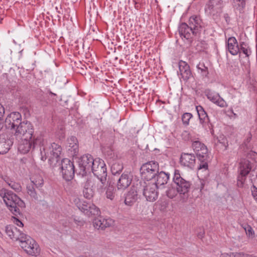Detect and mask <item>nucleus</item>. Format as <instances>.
Masks as SVG:
<instances>
[{
    "mask_svg": "<svg viewBox=\"0 0 257 257\" xmlns=\"http://www.w3.org/2000/svg\"><path fill=\"white\" fill-rule=\"evenodd\" d=\"M7 128L14 131V136H30L32 132L33 124L31 122L22 121L21 114L18 112H13L9 114L5 121Z\"/></svg>",
    "mask_w": 257,
    "mask_h": 257,
    "instance_id": "obj_1",
    "label": "nucleus"
},
{
    "mask_svg": "<svg viewBox=\"0 0 257 257\" xmlns=\"http://www.w3.org/2000/svg\"><path fill=\"white\" fill-rule=\"evenodd\" d=\"M32 132L30 133V136H26L23 135L15 136L16 138L21 139L18 146V150L21 154H25L28 153L32 148L34 149L37 146H39L40 147L41 160L45 161L46 160L47 157L46 154L47 148L44 146L43 139L41 137H36L34 135V127H32Z\"/></svg>",
    "mask_w": 257,
    "mask_h": 257,
    "instance_id": "obj_2",
    "label": "nucleus"
},
{
    "mask_svg": "<svg viewBox=\"0 0 257 257\" xmlns=\"http://www.w3.org/2000/svg\"><path fill=\"white\" fill-rule=\"evenodd\" d=\"M189 26L185 23H182L179 27V33L181 37L186 39L191 38V35L199 36L202 30L201 20L197 16H192L189 19Z\"/></svg>",
    "mask_w": 257,
    "mask_h": 257,
    "instance_id": "obj_3",
    "label": "nucleus"
},
{
    "mask_svg": "<svg viewBox=\"0 0 257 257\" xmlns=\"http://www.w3.org/2000/svg\"><path fill=\"white\" fill-rule=\"evenodd\" d=\"M0 196L12 213L16 216L21 214L20 208L25 207V202L12 191L5 189L0 192Z\"/></svg>",
    "mask_w": 257,
    "mask_h": 257,
    "instance_id": "obj_4",
    "label": "nucleus"
},
{
    "mask_svg": "<svg viewBox=\"0 0 257 257\" xmlns=\"http://www.w3.org/2000/svg\"><path fill=\"white\" fill-rule=\"evenodd\" d=\"M192 148L198 160L200 162L198 169V173L202 169L205 171H208V163L209 161V157L207 147L199 141H195L192 143Z\"/></svg>",
    "mask_w": 257,
    "mask_h": 257,
    "instance_id": "obj_5",
    "label": "nucleus"
},
{
    "mask_svg": "<svg viewBox=\"0 0 257 257\" xmlns=\"http://www.w3.org/2000/svg\"><path fill=\"white\" fill-rule=\"evenodd\" d=\"M21 246L28 254L37 256L40 252V248L36 241L30 236L23 233H20Z\"/></svg>",
    "mask_w": 257,
    "mask_h": 257,
    "instance_id": "obj_6",
    "label": "nucleus"
},
{
    "mask_svg": "<svg viewBox=\"0 0 257 257\" xmlns=\"http://www.w3.org/2000/svg\"><path fill=\"white\" fill-rule=\"evenodd\" d=\"M93 162V164L92 166L91 172L93 173L102 184H106L107 173L104 161L99 158H96Z\"/></svg>",
    "mask_w": 257,
    "mask_h": 257,
    "instance_id": "obj_7",
    "label": "nucleus"
},
{
    "mask_svg": "<svg viewBox=\"0 0 257 257\" xmlns=\"http://www.w3.org/2000/svg\"><path fill=\"white\" fill-rule=\"evenodd\" d=\"M159 164L155 161H150L142 165L141 172L142 177L147 181L155 178L159 172Z\"/></svg>",
    "mask_w": 257,
    "mask_h": 257,
    "instance_id": "obj_8",
    "label": "nucleus"
},
{
    "mask_svg": "<svg viewBox=\"0 0 257 257\" xmlns=\"http://www.w3.org/2000/svg\"><path fill=\"white\" fill-rule=\"evenodd\" d=\"M61 173L62 177L67 181L72 180L75 172L73 162L69 159H63L61 161Z\"/></svg>",
    "mask_w": 257,
    "mask_h": 257,
    "instance_id": "obj_9",
    "label": "nucleus"
},
{
    "mask_svg": "<svg viewBox=\"0 0 257 257\" xmlns=\"http://www.w3.org/2000/svg\"><path fill=\"white\" fill-rule=\"evenodd\" d=\"M158 187L154 183H146L142 182V189L140 192H142L143 195L148 201L153 202L158 198V192L157 189Z\"/></svg>",
    "mask_w": 257,
    "mask_h": 257,
    "instance_id": "obj_10",
    "label": "nucleus"
},
{
    "mask_svg": "<svg viewBox=\"0 0 257 257\" xmlns=\"http://www.w3.org/2000/svg\"><path fill=\"white\" fill-rule=\"evenodd\" d=\"M173 182L176 185V188L180 194L185 195L189 191L191 183L181 177L180 171L178 170H175Z\"/></svg>",
    "mask_w": 257,
    "mask_h": 257,
    "instance_id": "obj_11",
    "label": "nucleus"
},
{
    "mask_svg": "<svg viewBox=\"0 0 257 257\" xmlns=\"http://www.w3.org/2000/svg\"><path fill=\"white\" fill-rule=\"evenodd\" d=\"M140 189H142V181L139 180L134 181L125 198L124 203L126 205L132 206L137 201L139 198Z\"/></svg>",
    "mask_w": 257,
    "mask_h": 257,
    "instance_id": "obj_12",
    "label": "nucleus"
},
{
    "mask_svg": "<svg viewBox=\"0 0 257 257\" xmlns=\"http://www.w3.org/2000/svg\"><path fill=\"white\" fill-rule=\"evenodd\" d=\"M251 170V163L247 159H241L239 167V175L238 176L237 183L238 187H243L246 177Z\"/></svg>",
    "mask_w": 257,
    "mask_h": 257,
    "instance_id": "obj_13",
    "label": "nucleus"
},
{
    "mask_svg": "<svg viewBox=\"0 0 257 257\" xmlns=\"http://www.w3.org/2000/svg\"><path fill=\"white\" fill-rule=\"evenodd\" d=\"M94 160L89 154L84 155L81 157L78 162L80 169L79 174L83 177L86 176L87 173H90Z\"/></svg>",
    "mask_w": 257,
    "mask_h": 257,
    "instance_id": "obj_14",
    "label": "nucleus"
},
{
    "mask_svg": "<svg viewBox=\"0 0 257 257\" xmlns=\"http://www.w3.org/2000/svg\"><path fill=\"white\" fill-rule=\"evenodd\" d=\"M222 0H209L205 7V13L209 15L215 16L222 11Z\"/></svg>",
    "mask_w": 257,
    "mask_h": 257,
    "instance_id": "obj_15",
    "label": "nucleus"
},
{
    "mask_svg": "<svg viewBox=\"0 0 257 257\" xmlns=\"http://www.w3.org/2000/svg\"><path fill=\"white\" fill-rule=\"evenodd\" d=\"M196 109L197 111L200 123L206 130H211L212 128V124L210 122L208 116L203 107L201 105L196 106Z\"/></svg>",
    "mask_w": 257,
    "mask_h": 257,
    "instance_id": "obj_16",
    "label": "nucleus"
},
{
    "mask_svg": "<svg viewBox=\"0 0 257 257\" xmlns=\"http://www.w3.org/2000/svg\"><path fill=\"white\" fill-rule=\"evenodd\" d=\"M13 141L6 134L0 135V154H6L10 149Z\"/></svg>",
    "mask_w": 257,
    "mask_h": 257,
    "instance_id": "obj_17",
    "label": "nucleus"
},
{
    "mask_svg": "<svg viewBox=\"0 0 257 257\" xmlns=\"http://www.w3.org/2000/svg\"><path fill=\"white\" fill-rule=\"evenodd\" d=\"M180 163L182 166L193 169L195 164V157L193 154L182 153Z\"/></svg>",
    "mask_w": 257,
    "mask_h": 257,
    "instance_id": "obj_18",
    "label": "nucleus"
},
{
    "mask_svg": "<svg viewBox=\"0 0 257 257\" xmlns=\"http://www.w3.org/2000/svg\"><path fill=\"white\" fill-rule=\"evenodd\" d=\"M132 178L131 175L127 173H123L117 182V188L118 190H124L131 184Z\"/></svg>",
    "mask_w": 257,
    "mask_h": 257,
    "instance_id": "obj_19",
    "label": "nucleus"
},
{
    "mask_svg": "<svg viewBox=\"0 0 257 257\" xmlns=\"http://www.w3.org/2000/svg\"><path fill=\"white\" fill-rule=\"evenodd\" d=\"M179 73L184 81H187L192 76L189 65L185 61H180L179 62Z\"/></svg>",
    "mask_w": 257,
    "mask_h": 257,
    "instance_id": "obj_20",
    "label": "nucleus"
},
{
    "mask_svg": "<svg viewBox=\"0 0 257 257\" xmlns=\"http://www.w3.org/2000/svg\"><path fill=\"white\" fill-rule=\"evenodd\" d=\"M84 185L94 190L97 189L99 191H102L106 184H102L98 180H96L91 177H88L85 182Z\"/></svg>",
    "mask_w": 257,
    "mask_h": 257,
    "instance_id": "obj_21",
    "label": "nucleus"
},
{
    "mask_svg": "<svg viewBox=\"0 0 257 257\" xmlns=\"http://www.w3.org/2000/svg\"><path fill=\"white\" fill-rule=\"evenodd\" d=\"M67 147L72 156L77 155L78 152V142L75 137L71 136L67 139Z\"/></svg>",
    "mask_w": 257,
    "mask_h": 257,
    "instance_id": "obj_22",
    "label": "nucleus"
},
{
    "mask_svg": "<svg viewBox=\"0 0 257 257\" xmlns=\"http://www.w3.org/2000/svg\"><path fill=\"white\" fill-rule=\"evenodd\" d=\"M227 48L229 53L232 55H236L239 52V45L235 37H231L227 41Z\"/></svg>",
    "mask_w": 257,
    "mask_h": 257,
    "instance_id": "obj_23",
    "label": "nucleus"
},
{
    "mask_svg": "<svg viewBox=\"0 0 257 257\" xmlns=\"http://www.w3.org/2000/svg\"><path fill=\"white\" fill-rule=\"evenodd\" d=\"M206 96L208 99L220 107H224L226 105L225 101L220 97L218 94L209 91L207 92Z\"/></svg>",
    "mask_w": 257,
    "mask_h": 257,
    "instance_id": "obj_24",
    "label": "nucleus"
},
{
    "mask_svg": "<svg viewBox=\"0 0 257 257\" xmlns=\"http://www.w3.org/2000/svg\"><path fill=\"white\" fill-rule=\"evenodd\" d=\"M94 227L97 229L103 230L105 228L110 226V224L108 220L103 218L102 217L95 218L93 221Z\"/></svg>",
    "mask_w": 257,
    "mask_h": 257,
    "instance_id": "obj_25",
    "label": "nucleus"
},
{
    "mask_svg": "<svg viewBox=\"0 0 257 257\" xmlns=\"http://www.w3.org/2000/svg\"><path fill=\"white\" fill-rule=\"evenodd\" d=\"M156 181L154 183L157 185V186H163L167 184L169 179V174L166 173L163 171L158 172V173L156 176Z\"/></svg>",
    "mask_w": 257,
    "mask_h": 257,
    "instance_id": "obj_26",
    "label": "nucleus"
},
{
    "mask_svg": "<svg viewBox=\"0 0 257 257\" xmlns=\"http://www.w3.org/2000/svg\"><path fill=\"white\" fill-rule=\"evenodd\" d=\"M6 232L9 236L13 239L18 240L20 239V232L15 226L7 225L6 226Z\"/></svg>",
    "mask_w": 257,
    "mask_h": 257,
    "instance_id": "obj_27",
    "label": "nucleus"
},
{
    "mask_svg": "<svg viewBox=\"0 0 257 257\" xmlns=\"http://www.w3.org/2000/svg\"><path fill=\"white\" fill-rule=\"evenodd\" d=\"M250 140V137L248 138L244 141V143L242 145L241 149L243 148V150H244L245 149L246 150V151H244V153H246V154H245V155H246L247 157L251 159H254V156L256 155L257 154L255 152L252 151L250 150L251 146L248 144Z\"/></svg>",
    "mask_w": 257,
    "mask_h": 257,
    "instance_id": "obj_28",
    "label": "nucleus"
},
{
    "mask_svg": "<svg viewBox=\"0 0 257 257\" xmlns=\"http://www.w3.org/2000/svg\"><path fill=\"white\" fill-rule=\"evenodd\" d=\"M50 149V152L49 156H55L60 157L62 151V148L60 146L54 143L51 145Z\"/></svg>",
    "mask_w": 257,
    "mask_h": 257,
    "instance_id": "obj_29",
    "label": "nucleus"
},
{
    "mask_svg": "<svg viewBox=\"0 0 257 257\" xmlns=\"http://www.w3.org/2000/svg\"><path fill=\"white\" fill-rule=\"evenodd\" d=\"M239 53H243L246 57H249L251 53L250 48L248 44L245 42H241L239 45Z\"/></svg>",
    "mask_w": 257,
    "mask_h": 257,
    "instance_id": "obj_30",
    "label": "nucleus"
},
{
    "mask_svg": "<svg viewBox=\"0 0 257 257\" xmlns=\"http://www.w3.org/2000/svg\"><path fill=\"white\" fill-rule=\"evenodd\" d=\"M102 152L105 155L112 157L113 155L112 140L110 143L105 144V146L102 148Z\"/></svg>",
    "mask_w": 257,
    "mask_h": 257,
    "instance_id": "obj_31",
    "label": "nucleus"
},
{
    "mask_svg": "<svg viewBox=\"0 0 257 257\" xmlns=\"http://www.w3.org/2000/svg\"><path fill=\"white\" fill-rule=\"evenodd\" d=\"M217 146L223 151L227 149L228 147V142L225 136L222 135L218 137Z\"/></svg>",
    "mask_w": 257,
    "mask_h": 257,
    "instance_id": "obj_32",
    "label": "nucleus"
},
{
    "mask_svg": "<svg viewBox=\"0 0 257 257\" xmlns=\"http://www.w3.org/2000/svg\"><path fill=\"white\" fill-rule=\"evenodd\" d=\"M123 167L122 164L120 162L113 163L111 166V172L113 175H116L120 174L122 170Z\"/></svg>",
    "mask_w": 257,
    "mask_h": 257,
    "instance_id": "obj_33",
    "label": "nucleus"
},
{
    "mask_svg": "<svg viewBox=\"0 0 257 257\" xmlns=\"http://www.w3.org/2000/svg\"><path fill=\"white\" fill-rule=\"evenodd\" d=\"M100 213V211L99 209L94 204L91 203L90 205V208L88 209V211H86V215H87V216H95L99 215Z\"/></svg>",
    "mask_w": 257,
    "mask_h": 257,
    "instance_id": "obj_34",
    "label": "nucleus"
},
{
    "mask_svg": "<svg viewBox=\"0 0 257 257\" xmlns=\"http://www.w3.org/2000/svg\"><path fill=\"white\" fill-rule=\"evenodd\" d=\"M46 158L49 157V164L50 166L52 168L56 166V165L60 162V157L58 156H49V155L48 152H46Z\"/></svg>",
    "mask_w": 257,
    "mask_h": 257,
    "instance_id": "obj_35",
    "label": "nucleus"
},
{
    "mask_svg": "<svg viewBox=\"0 0 257 257\" xmlns=\"http://www.w3.org/2000/svg\"><path fill=\"white\" fill-rule=\"evenodd\" d=\"M94 190H95L86 187L84 185V189L83 190L84 197L87 199H90L94 195Z\"/></svg>",
    "mask_w": 257,
    "mask_h": 257,
    "instance_id": "obj_36",
    "label": "nucleus"
},
{
    "mask_svg": "<svg viewBox=\"0 0 257 257\" xmlns=\"http://www.w3.org/2000/svg\"><path fill=\"white\" fill-rule=\"evenodd\" d=\"M115 196V190L114 187L109 183L106 191V196L107 198L113 200Z\"/></svg>",
    "mask_w": 257,
    "mask_h": 257,
    "instance_id": "obj_37",
    "label": "nucleus"
},
{
    "mask_svg": "<svg viewBox=\"0 0 257 257\" xmlns=\"http://www.w3.org/2000/svg\"><path fill=\"white\" fill-rule=\"evenodd\" d=\"M27 193L32 198L35 199H38V196L37 192L35 190V187H34V184H28L27 186Z\"/></svg>",
    "mask_w": 257,
    "mask_h": 257,
    "instance_id": "obj_38",
    "label": "nucleus"
},
{
    "mask_svg": "<svg viewBox=\"0 0 257 257\" xmlns=\"http://www.w3.org/2000/svg\"><path fill=\"white\" fill-rule=\"evenodd\" d=\"M233 7L239 11H242L245 7V0H233Z\"/></svg>",
    "mask_w": 257,
    "mask_h": 257,
    "instance_id": "obj_39",
    "label": "nucleus"
},
{
    "mask_svg": "<svg viewBox=\"0 0 257 257\" xmlns=\"http://www.w3.org/2000/svg\"><path fill=\"white\" fill-rule=\"evenodd\" d=\"M166 195L170 198H173L179 193L177 188L170 187L166 192Z\"/></svg>",
    "mask_w": 257,
    "mask_h": 257,
    "instance_id": "obj_40",
    "label": "nucleus"
},
{
    "mask_svg": "<svg viewBox=\"0 0 257 257\" xmlns=\"http://www.w3.org/2000/svg\"><path fill=\"white\" fill-rule=\"evenodd\" d=\"M192 117L193 115L191 113H184L182 116L183 123L185 125H188L189 123V120L190 118H191Z\"/></svg>",
    "mask_w": 257,
    "mask_h": 257,
    "instance_id": "obj_41",
    "label": "nucleus"
},
{
    "mask_svg": "<svg viewBox=\"0 0 257 257\" xmlns=\"http://www.w3.org/2000/svg\"><path fill=\"white\" fill-rule=\"evenodd\" d=\"M9 186L17 192H19L22 190V187L20 183L14 182L12 180L9 182Z\"/></svg>",
    "mask_w": 257,
    "mask_h": 257,
    "instance_id": "obj_42",
    "label": "nucleus"
},
{
    "mask_svg": "<svg viewBox=\"0 0 257 257\" xmlns=\"http://www.w3.org/2000/svg\"><path fill=\"white\" fill-rule=\"evenodd\" d=\"M91 204V203H88L87 202L84 201L81 205H80L78 208L81 211L83 212L84 213L86 214V211H87L88 209L90 208V205Z\"/></svg>",
    "mask_w": 257,
    "mask_h": 257,
    "instance_id": "obj_43",
    "label": "nucleus"
},
{
    "mask_svg": "<svg viewBox=\"0 0 257 257\" xmlns=\"http://www.w3.org/2000/svg\"><path fill=\"white\" fill-rule=\"evenodd\" d=\"M197 68L201 70L203 75L207 76L208 74V68L204 64L199 63L197 66Z\"/></svg>",
    "mask_w": 257,
    "mask_h": 257,
    "instance_id": "obj_44",
    "label": "nucleus"
},
{
    "mask_svg": "<svg viewBox=\"0 0 257 257\" xmlns=\"http://www.w3.org/2000/svg\"><path fill=\"white\" fill-rule=\"evenodd\" d=\"M30 184H34V187L36 188L41 187L43 184V180L42 179H39V180H32Z\"/></svg>",
    "mask_w": 257,
    "mask_h": 257,
    "instance_id": "obj_45",
    "label": "nucleus"
},
{
    "mask_svg": "<svg viewBox=\"0 0 257 257\" xmlns=\"http://www.w3.org/2000/svg\"><path fill=\"white\" fill-rule=\"evenodd\" d=\"M246 234L248 236H252L253 234V231L250 226L247 225L244 228Z\"/></svg>",
    "mask_w": 257,
    "mask_h": 257,
    "instance_id": "obj_46",
    "label": "nucleus"
},
{
    "mask_svg": "<svg viewBox=\"0 0 257 257\" xmlns=\"http://www.w3.org/2000/svg\"><path fill=\"white\" fill-rule=\"evenodd\" d=\"M14 222L18 226L22 227L23 226V223L17 217H13Z\"/></svg>",
    "mask_w": 257,
    "mask_h": 257,
    "instance_id": "obj_47",
    "label": "nucleus"
},
{
    "mask_svg": "<svg viewBox=\"0 0 257 257\" xmlns=\"http://www.w3.org/2000/svg\"><path fill=\"white\" fill-rule=\"evenodd\" d=\"M247 254L244 253L242 252H233V257H247Z\"/></svg>",
    "mask_w": 257,
    "mask_h": 257,
    "instance_id": "obj_48",
    "label": "nucleus"
},
{
    "mask_svg": "<svg viewBox=\"0 0 257 257\" xmlns=\"http://www.w3.org/2000/svg\"><path fill=\"white\" fill-rule=\"evenodd\" d=\"M5 112L4 106L0 103V119H3Z\"/></svg>",
    "mask_w": 257,
    "mask_h": 257,
    "instance_id": "obj_49",
    "label": "nucleus"
},
{
    "mask_svg": "<svg viewBox=\"0 0 257 257\" xmlns=\"http://www.w3.org/2000/svg\"><path fill=\"white\" fill-rule=\"evenodd\" d=\"M220 257H233V252L222 253L221 254Z\"/></svg>",
    "mask_w": 257,
    "mask_h": 257,
    "instance_id": "obj_50",
    "label": "nucleus"
},
{
    "mask_svg": "<svg viewBox=\"0 0 257 257\" xmlns=\"http://www.w3.org/2000/svg\"><path fill=\"white\" fill-rule=\"evenodd\" d=\"M250 175L252 177L255 176L257 178V166L251 171Z\"/></svg>",
    "mask_w": 257,
    "mask_h": 257,
    "instance_id": "obj_51",
    "label": "nucleus"
},
{
    "mask_svg": "<svg viewBox=\"0 0 257 257\" xmlns=\"http://www.w3.org/2000/svg\"><path fill=\"white\" fill-rule=\"evenodd\" d=\"M198 43H199L201 45V48H203V49H205L206 46H207V43L206 42V41H204V40H201V41H198ZM199 45V43L197 44V46H198Z\"/></svg>",
    "mask_w": 257,
    "mask_h": 257,
    "instance_id": "obj_52",
    "label": "nucleus"
},
{
    "mask_svg": "<svg viewBox=\"0 0 257 257\" xmlns=\"http://www.w3.org/2000/svg\"><path fill=\"white\" fill-rule=\"evenodd\" d=\"M1 178L3 179L8 185L10 182H11V180L10 178L7 176L1 175Z\"/></svg>",
    "mask_w": 257,
    "mask_h": 257,
    "instance_id": "obj_53",
    "label": "nucleus"
},
{
    "mask_svg": "<svg viewBox=\"0 0 257 257\" xmlns=\"http://www.w3.org/2000/svg\"><path fill=\"white\" fill-rule=\"evenodd\" d=\"M223 17H224L226 22L227 24H229V23L230 22V17L229 16V15L227 13H225L224 14Z\"/></svg>",
    "mask_w": 257,
    "mask_h": 257,
    "instance_id": "obj_54",
    "label": "nucleus"
},
{
    "mask_svg": "<svg viewBox=\"0 0 257 257\" xmlns=\"http://www.w3.org/2000/svg\"><path fill=\"white\" fill-rule=\"evenodd\" d=\"M55 9L58 14H62V9L61 7V6H59V7H56Z\"/></svg>",
    "mask_w": 257,
    "mask_h": 257,
    "instance_id": "obj_55",
    "label": "nucleus"
},
{
    "mask_svg": "<svg viewBox=\"0 0 257 257\" xmlns=\"http://www.w3.org/2000/svg\"><path fill=\"white\" fill-rule=\"evenodd\" d=\"M253 188L254 190H252V194L254 197H255V196H257V188L254 185L253 186Z\"/></svg>",
    "mask_w": 257,
    "mask_h": 257,
    "instance_id": "obj_56",
    "label": "nucleus"
},
{
    "mask_svg": "<svg viewBox=\"0 0 257 257\" xmlns=\"http://www.w3.org/2000/svg\"><path fill=\"white\" fill-rule=\"evenodd\" d=\"M111 140H112V141H113V144H114V137L111 136H110L108 140L106 141V142H105V144L106 143H110L111 142Z\"/></svg>",
    "mask_w": 257,
    "mask_h": 257,
    "instance_id": "obj_57",
    "label": "nucleus"
},
{
    "mask_svg": "<svg viewBox=\"0 0 257 257\" xmlns=\"http://www.w3.org/2000/svg\"><path fill=\"white\" fill-rule=\"evenodd\" d=\"M4 127V120L3 119H0V131Z\"/></svg>",
    "mask_w": 257,
    "mask_h": 257,
    "instance_id": "obj_58",
    "label": "nucleus"
},
{
    "mask_svg": "<svg viewBox=\"0 0 257 257\" xmlns=\"http://www.w3.org/2000/svg\"><path fill=\"white\" fill-rule=\"evenodd\" d=\"M200 183H201L200 190H201L204 187V184L203 183L202 181H200Z\"/></svg>",
    "mask_w": 257,
    "mask_h": 257,
    "instance_id": "obj_59",
    "label": "nucleus"
},
{
    "mask_svg": "<svg viewBox=\"0 0 257 257\" xmlns=\"http://www.w3.org/2000/svg\"><path fill=\"white\" fill-rule=\"evenodd\" d=\"M203 234H204V233H199V234H198V237H199V238H202V237H203Z\"/></svg>",
    "mask_w": 257,
    "mask_h": 257,
    "instance_id": "obj_60",
    "label": "nucleus"
},
{
    "mask_svg": "<svg viewBox=\"0 0 257 257\" xmlns=\"http://www.w3.org/2000/svg\"><path fill=\"white\" fill-rule=\"evenodd\" d=\"M50 94H52V95H54V96H55V95H56V94L53 93H52V92H51V91H50Z\"/></svg>",
    "mask_w": 257,
    "mask_h": 257,
    "instance_id": "obj_61",
    "label": "nucleus"
},
{
    "mask_svg": "<svg viewBox=\"0 0 257 257\" xmlns=\"http://www.w3.org/2000/svg\"><path fill=\"white\" fill-rule=\"evenodd\" d=\"M3 234L2 233V232L0 231V236H2Z\"/></svg>",
    "mask_w": 257,
    "mask_h": 257,
    "instance_id": "obj_62",
    "label": "nucleus"
}]
</instances>
